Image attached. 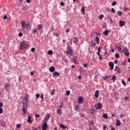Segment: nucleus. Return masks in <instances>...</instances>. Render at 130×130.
I'll list each match as a JSON object with an SVG mask.
<instances>
[{"instance_id":"412c9836","label":"nucleus","mask_w":130,"mask_h":130,"mask_svg":"<svg viewBox=\"0 0 130 130\" xmlns=\"http://www.w3.org/2000/svg\"><path fill=\"white\" fill-rule=\"evenodd\" d=\"M75 110L76 111H79V110H80V106H79V105H75Z\"/></svg>"},{"instance_id":"6ab92c4d","label":"nucleus","mask_w":130,"mask_h":130,"mask_svg":"<svg viewBox=\"0 0 130 130\" xmlns=\"http://www.w3.org/2000/svg\"><path fill=\"white\" fill-rule=\"evenodd\" d=\"M109 32H108V29H106L105 31L104 32V34L105 36H107L108 35V34Z\"/></svg>"},{"instance_id":"1a4fd4ad","label":"nucleus","mask_w":130,"mask_h":130,"mask_svg":"<svg viewBox=\"0 0 130 130\" xmlns=\"http://www.w3.org/2000/svg\"><path fill=\"white\" fill-rule=\"evenodd\" d=\"M95 107L96 109H98V110L101 109V108H102V104L100 103L96 104L95 105Z\"/></svg>"},{"instance_id":"a878e982","label":"nucleus","mask_w":130,"mask_h":130,"mask_svg":"<svg viewBox=\"0 0 130 130\" xmlns=\"http://www.w3.org/2000/svg\"><path fill=\"white\" fill-rule=\"evenodd\" d=\"M103 117L104 118H106V119L108 118V116H107V114H104L103 115Z\"/></svg>"},{"instance_id":"ea45409f","label":"nucleus","mask_w":130,"mask_h":130,"mask_svg":"<svg viewBox=\"0 0 130 130\" xmlns=\"http://www.w3.org/2000/svg\"><path fill=\"white\" fill-rule=\"evenodd\" d=\"M112 6H116V2H113L112 3Z\"/></svg>"},{"instance_id":"c9c22d12","label":"nucleus","mask_w":130,"mask_h":130,"mask_svg":"<svg viewBox=\"0 0 130 130\" xmlns=\"http://www.w3.org/2000/svg\"><path fill=\"white\" fill-rule=\"evenodd\" d=\"M115 57L116 58H119V54L118 53L115 54Z\"/></svg>"},{"instance_id":"338daca9","label":"nucleus","mask_w":130,"mask_h":130,"mask_svg":"<svg viewBox=\"0 0 130 130\" xmlns=\"http://www.w3.org/2000/svg\"><path fill=\"white\" fill-rule=\"evenodd\" d=\"M26 2L27 4H30V0H26Z\"/></svg>"},{"instance_id":"a19ab883","label":"nucleus","mask_w":130,"mask_h":130,"mask_svg":"<svg viewBox=\"0 0 130 130\" xmlns=\"http://www.w3.org/2000/svg\"><path fill=\"white\" fill-rule=\"evenodd\" d=\"M110 127L111 128V130H115V128H114V127L112 126V125H110Z\"/></svg>"},{"instance_id":"6e6552de","label":"nucleus","mask_w":130,"mask_h":130,"mask_svg":"<svg viewBox=\"0 0 130 130\" xmlns=\"http://www.w3.org/2000/svg\"><path fill=\"white\" fill-rule=\"evenodd\" d=\"M67 53H68V54H69V55H73V53L74 52V51H73L72 49H71V48H69L67 49V50L66 51Z\"/></svg>"},{"instance_id":"0e129e2a","label":"nucleus","mask_w":130,"mask_h":130,"mask_svg":"<svg viewBox=\"0 0 130 130\" xmlns=\"http://www.w3.org/2000/svg\"><path fill=\"white\" fill-rule=\"evenodd\" d=\"M2 123V126H5V123H4V122H3V123Z\"/></svg>"},{"instance_id":"a18cd8bd","label":"nucleus","mask_w":130,"mask_h":130,"mask_svg":"<svg viewBox=\"0 0 130 130\" xmlns=\"http://www.w3.org/2000/svg\"><path fill=\"white\" fill-rule=\"evenodd\" d=\"M95 45H96V43L92 42L91 47H95Z\"/></svg>"},{"instance_id":"a211bd4d","label":"nucleus","mask_w":130,"mask_h":130,"mask_svg":"<svg viewBox=\"0 0 130 130\" xmlns=\"http://www.w3.org/2000/svg\"><path fill=\"white\" fill-rule=\"evenodd\" d=\"M95 98H98L99 97V90H97L95 92Z\"/></svg>"},{"instance_id":"7c9ffc66","label":"nucleus","mask_w":130,"mask_h":130,"mask_svg":"<svg viewBox=\"0 0 130 130\" xmlns=\"http://www.w3.org/2000/svg\"><path fill=\"white\" fill-rule=\"evenodd\" d=\"M60 105L59 106V108H62L63 107V103H60Z\"/></svg>"},{"instance_id":"39448f33","label":"nucleus","mask_w":130,"mask_h":130,"mask_svg":"<svg viewBox=\"0 0 130 130\" xmlns=\"http://www.w3.org/2000/svg\"><path fill=\"white\" fill-rule=\"evenodd\" d=\"M90 112L91 114H92L93 115V116H94V117H95V116H96V113L97 112V111H96V110H95L94 109H92L90 110Z\"/></svg>"},{"instance_id":"5fc2aeb1","label":"nucleus","mask_w":130,"mask_h":130,"mask_svg":"<svg viewBox=\"0 0 130 130\" xmlns=\"http://www.w3.org/2000/svg\"><path fill=\"white\" fill-rule=\"evenodd\" d=\"M31 52H34V51H35V48H32L31 49Z\"/></svg>"},{"instance_id":"79ce46f5","label":"nucleus","mask_w":130,"mask_h":130,"mask_svg":"<svg viewBox=\"0 0 130 130\" xmlns=\"http://www.w3.org/2000/svg\"><path fill=\"white\" fill-rule=\"evenodd\" d=\"M40 96V94H39V93H37L36 95V98H37V99H38V98H39Z\"/></svg>"},{"instance_id":"2f4dec72","label":"nucleus","mask_w":130,"mask_h":130,"mask_svg":"<svg viewBox=\"0 0 130 130\" xmlns=\"http://www.w3.org/2000/svg\"><path fill=\"white\" fill-rule=\"evenodd\" d=\"M70 94H71V91H70V90H68L66 92V95L67 96H69Z\"/></svg>"},{"instance_id":"c03bdc74","label":"nucleus","mask_w":130,"mask_h":130,"mask_svg":"<svg viewBox=\"0 0 130 130\" xmlns=\"http://www.w3.org/2000/svg\"><path fill=\"white\" fill-rule=\"evenodd\" d=\"M88 64H87L86 63L83 64L84 68H87V67H88Z\"/></svg>"},{"instance_id":"603ef678","label":"nucleus","mask_w":130,"mask_h":130,"mask_svg":"<svg viewBox=\"0 0 130 130\" xmlns=\"http://www.w3.org/2000/svg\"><path fill=\"white\" fill-rule=\"evenodd\" d=\"M111 11L114 14L115 13V10H114V8H112Z\"/></svg>"},{"instance_id":"f8f14e48","label":"nucleus","mask_w":130,"mask_h":130,"mask_svg":"<svg viewBox=\"0 0 130 130\" xmlns=\"http://www.w3.org/2000/svg\"><path fill=\"white\" fill-rule=\"evenodd\" d=\"M109 67H111V70H112L114 69V63H113V62L111 61L109 63Z\"/></svg>"},{"instance_id":"aec40b11","label":"nucleus","mask_w":130,"mask_h":130,"mask_svg":"<svg viewBox=\"0 0 130 130\" xmlns=\"http://www.w3.org/2000/svg\"><path fill=\"white\" fill-rule=\"evenodd\" d=\"M31 116H29L28 117L27 122H28V123H31V122H32V120L31 119Z\"/></svg>"},{"instance_id":"e2e57ef3","label":"nucleus","mask_w":130,"mask_h":130,"mask_svg":"<svg viewBox=\"0 0 130 130\" xmlns=\"http://www.w3.org/2000/svg\"><path fill=\"white\" fill-rule=\"evenodd\" d=\"M32 130H38V129H37V128H36V127H32Z\"/></svg>"},{"instance_id":"9b49d317","label":"nucleus","mask_w":130,"mask_h":130,"mask_svg":"<svg viewBox=\"0 0 130 130\" xmlns=\"http://www.w3.org/2000/svg\"><path fill=\"white\" fill-rule=\"evenodd\" d=\"M78 103H79V104H82L84 99H83V97L80 96L78 98Z\"/></svg>"},{"instance_id":"473e14b6","label":"nucleus","mask_w":130,"mask_h":130,"mask_svg":"<svg viewBox=\"0 0 130 130\" xmlns=\"http://www.w3.org/2000/svg\"><path fill=\"white\" fill-rule=\"evenodd\" d=\"M117 15L118 16H121V15H122V12L121 11H118L117 13Z\"/></svg>"},{"instance_id":"7ed1b4c3","label":"nucleus","mask_w":130,"mask_h":130,"mask_svg":"<svg viewBox=\"0 0 130 130\" xmlns=\"http://www.w3.org/2000/svg\"><path fill=\"white\" fill-rule=\"evenodd\" d=\"M29 27V23L26 24V22L21 21V28L22 30H25V28Z\"/></svg>"},{"instance_id":"20e7f679","label":"nucleus","mask_w":130,"mask_h":130,"mask_svg":"<svg viewBox=\"0 0 130 130\" xmlns=\"http://www.w3.org/2000/svg\"><path fill=\"white\" fill-rule=\"evenodd\" d=\"M48 127V125H47V122H44L43 123V125L42 126V128L43 130H47Z\"/></svg>"},{"instance_id":"774afa93","label":"nucleus","mask_w":130,"mask_h":130,"mask_svg":"<svg viewBox=\"0 0 130 130\" xmlns=\"http://www.w3.org/2000/svg\"><path fill=\"white\" fill-rule=\"evenodd\" d=\"M127 99H128V97L126 96L124 98V100H127Z\"/></svg>"},{"instance_id":"69168bd1","label":"nucleus","mask_w":130,"mask_h":130,"mask_svg":"<svg viewBox=\"0 0 130 130\" xmlns=\"http://www.w3.org/2000/svg\"><path fill=\"white\" fill-rule=\"evenodd\" d=\"M118 62V61L117 60H115V61H114V63H117Z\"/></svg>"},{"instance_id":"0eeeda50","label":"nucleus","mask_w":130,"mask_h":130,"mask_svg":"<svg viewBox=\"0 0 130 130\" xmlns=\"http://www.w3.org/2000/svg\"><path fill=\"white\" fill-rule=\"evenodd\" d=\"M123 52L125 55H126V56H128V55H129V53H128V50H127V48H124Z\"/></svg>"},{"instance_id":"ddd939ff","label":"nucleus","mask_w":130,"mask_h":130,"mask_svg":"<svg viewBox=\"0 0 130 130\" xmlns=\"http://www.w3.org/2000/svg\"><path fill=\"white\" fill-rule=\"evenodd\" d=\"M49 71L51 73H53L55 71V68L54 67L52 66L49 68Z\"/></svg>"},{"instance_id":"49530a36","label":"nucleus","mask_w":130,"mask_h":130,"mask_svg":"<svg viewBox=\"0 0 130 130\" xmlns=\"http://www.w3.org/2000/svg\"><path fill=\"white\" fill-rule=\"evenodd\" d=\"M18 36H19V37H22V36H23V33L20 32V33L18 34Z\"/></svg>"},{"instance_id":"2eb2a0df","label":"nucleus","mask_w":130,"mask_h":130,"mask_svg":"<svg viewBox=\"0 0 130 130\" xmlns=\"http://www.w3.org/2000/svg\"><path fill=\"white\" fill-rule=\"evenodd\" d=\"M78 40H79V39L78 38V37H75L74 38H73V42L74 43H75V44H76V43L78 42Z\"/></svg>"},{"instance_id":"c756f323","label":"nucleus","mask_w":130,"mask_h":130,"mask_svg":"<svg viewBox=\"0 0 130 130\" xmlns=\"http://www.w3.org/2000/svg\"><path fill=\"white\" fill-rule=\"evenodd\" d=\"M118 51H119V52H122V50H121V48L120 47H117Z\"/></svg>"},{"instance_id":"4468645a","label":"nucleus","mask_w":130,"mask_h":130,"mask_svg":"<svg viewBox=\"0 0 130 130\" xmlns=\"http://www.w3.org/2000/svg\"><path fill=\"white\" fill-rule=\"evenodd\" d=\"M56 112L59 115H61V114H62V112H61V109H57Z\"/></svg>"},{"instance_id":"37998d69","label":"nucleus","mask_w":130,"mask_h":130,"mask_svg":"<svg viewBox=\"0 0 130 130\" xmlns=\"http://www.w3.org/2000/svg\"><path fill=\"white\" fill-rule=\"evenodd\" d=\"M117 73H118V74H120V73H121V72L120 71V69L118 68V69H117Z\"/></svg>"},{"instance_id":"de8ad7c7","label":"nucleus","mask_w":130,"mask_h":130,"mask_svg":"<svg viewBox=\"0 0 130 130\" xmlns=\"http://www.w3.org/2000/svg\"><path fill=\"white\" fill-rule=\"evenodd\" d=\"M4 106V103L3 102L0 103V108H2Z\"/></svg>"},{"instance_id":"680f3d73","label":"nucleus","mask_w":130,"mask_h":130,"mask_svg":"<svg viewBox=\"0 0 130 130\" xmlns=\"http://www.w3.org/2000/svg\"><path fill=\"white\" fill-rule=\"evenodd\" d=\"M69 32H70V29L68 28V29L66 30V32H67V33H69Z\"/></svg>"},{"instance_id":"e433bc0d","label":"nucleus","mask_w":130,"mask_h":130,"mask_svg":"<svg viewBox=\"0 0 130 130\" xmlns=\"http://www.w3.org/2000/svg\"><path fill=\"white\" fill-rule=\"evenodd\" d=\"M99 55V58H100V60H102L103 59V58L102 57V55H101L100 54Z\"/></svg>"},{"instance_id":"5701e85b","label":"nucleus","mask_w":130,"mask_h":130,"mask_svg":"<svg viewBox=\"0 0 130 130\" xmlns=\"http://www.w3.org/2000/svg\"><path fill=\"white\" fill-rule=\"evenodd\" d=\"M60 127H61V128H68V127L65 126V125H63V124H60Z\"/></svg>"},{"instance_id":"bb28decb","label":"nucleus","mask_w":130,"mask_h":130,"mask_svg":"<svg viewBox=\"0 0 130 130\" xmlns=\"http://www.w3.org/2000/svg\"><path fill=\"white\" fill-rule=\"evenodd\" d=\"M38 29L39 30H40L41 29H42V25L41 24L38 25Z\"/></svg>"},{"instance_id":"4d7b16f0","label":"nucleus","mask_w":130,"mask_h":130,"mask_svg":"<svg viewBox=\"0 0 130 130\" xmlns=\"http://www.w3.org/2000/svg\"><path fill=\"white\" fill-rule=\"evenodd\" d=\"M37 31H38V29H36L35 30H33V33H37Z\"/></svg>"},{"instance_id":"bf43d9fd","label":"nucleus","mask_w":130,"mask_h":130,"mask_svg":"<svg viewBox=\"0 0 130 130\" xmlns=\"http://www.w3.org/2000/svg\"><path fill=\"white\" fill-rule=\"evenodd\" d=\"M103 129H104V130L106 129V126L105 125H103Z\"/></svg>"},{"instance_id":"864d4df0","label":"nucleus","mask_w":130,"mask_h":130,"mask_svg":"<svg viewBox=\"0 0 130 130\" xmlns=\"http://www.w3.org/2000/svg\"><path fill=\"white\" fill-rule=\"evenodd\" d=\"M3 108H0V114H2V113H3Z\"/></svg>"},{"instance_id":"09e8293b","label":"nucleus","mask_w":130,"mask_h":130,"mask_svg":"<svg viewBox=\"0 0 130 130\" xmlns=\"http://www.w3.org/2000/svg\"><path fill=\"white\" fill-rule=\"evenodd\" d=\"M4 20H7L8 19V16L5 15L3 17Z\"/></svg>"},{"instance_id":"13d9d810","label":"nucleus","mask_w":130,"mask_h":130,"mask_svg":"<svg viewBox=\"0 0 130 130\" xmlns=\"http://www.w3.org/2000/svg\"><path fill=\"white\" fill-rule=\"evenodd\" d=\"M121 118H122V117H123L124 116V115H123V114H121L120 115Z\"/></svg>"},{"instance_id":"58836bf2","label":"nucleus","mask_w":130,"mask_h":130,"mask_svg":"<svg viewBox=\"0 0 130 130\" xmlns=\"http://www.w3.org/2000/svg\"><path fill=\"white\" fill-rule=\"evenodd\" d=\"M104 80H108V76H106L103 77Z\"/></svg>"},{"instance_id":"cd10ccee","label":"nucleus","mask_w":130,"mask_h":130,"mask_svg":"<svg viewBox=\"0 0 130 130\" xmlns=\"http://www.w3.org/2000/svg\"><path fill=\"white\" fill-rule=\"evenodd\" d=\"M48 54H50V55H51L52 54H53V52L51 50H49L48 52Z\"/></svg>"},{"instance_id":"6e6d98bb","label":"nucleus","mask_w":130,"mask_h":130,"mask_svg":"<svg viewBox=\"0 0 130 130\" xmlns=\"http://www.w3.org/2000/svg\"><path fill=\"white\" fill-rule=\"evenodd\" d=\"M90 124H91V125H93L94 124V122L93 121H91L90 122H89Z\"/></svg>"},{"instance_id":"4be33fe9","label":"nucleus","mask_w":130,"mask_h":130,"mask_svg":"<svg viewBox=\"0 0 130 130\" xmlns=\"http://www.w3.org/2000/svg\"><path fill=\"white\" fill-rule=\"evenodd\" d=\"M101 52V47H100L98 49V53H97L98 55H100Z\"/></svg>"},{"instance_id":"f3484780","label":"nucleus","mask_w":130,"mask_h":130,"mask_svg":"<svg viewBox=\"0 0 130 130\" xmlns=\"http://www.w3.org/2000/svg\"><path fill=\"white\" fill-rule=\"evenodd\" d=\"M121 125V122H120V121H119V119L116 120V126H120V125Z\"/></svg>"},{"instance_id":"b1692460","label":"nucleus","mask_w":130,"mask_h":130,"mask_svg":"<svg viewBox=\"0 0 130 130\" xmlns=\"http://www.w3.org/2000/svg\"><path fill=\"white\" fill-rule=\"evenodd\" d=\"M115 79H116V76L113 75V77L112 78V80H113V83H115Z\"/></svg>"},{"instance_id":"423d86ee","label":"nucleus","mask_w":130,"mask_h":130,"mask_svg":"<svg viewBox=\"0 0 130 130\" xmlns=\"http://www.w3.org/2000/svg\"><path fill=\"white\" fill-rule=\"evenodd\" d=\"M50 114H47L46 117H45V119H44V121H45V122H48V120L49 119V118H50Z\"/></svg>"},{"instance_id":"4c0bfd02","label":"nucleus","mask_w":130,"mask_h":130,"mask_svg":"<svg viewBox=\"0 0 130 130\" xmlns=\"http://www.w3.org/2000/svg\"><path fill=\"white\" fill-rule=\"evenodd\" d=\"M122 84H123L124 86H126V83L124 81H123V79L122 80Z\"/></svg>"},{"instance_id":"c85d7f7f","label":"nucleus","mask_w":130,"mask_h":130,"mask_svg":"<svg viewBox=\"0 0 130 130\" xmlns=\"http://www.w3.org/2000/svg\"><path fill=\"white\" fill-rule=\"evenodd\" d=\"M95 39L97 43H99L100 42V40L99 39V38H98V37H96Z\"/></svg>"},{"instance_id":"f704fd0d","label":"nucleus","mask_w":130,"mask_h":130,"mask_svg":"<svg viewBox=\"0 0 130 130\" xmlns=\"http://www.w3.org/2000/svg\"><path fill=\"white\" fill-rule=\"evenodd\" d=\"M103 17H104V16L103 15H101L99 16V19H100V20H102V19H103Z\"/></svg>"},{"instance_id":"dca6fc26","label":"nucleus","mask_w":130,"mask_h":130,"mask_svg":"<svg viewBox=\"0 0 130 130\" xmlns=\"http://www.w3.org/2000/svg\"><path fill=\"white\" fill-rule=\"evenodd\" d=\"M120 27H123L124 26V21H120L119 22Z\"/></svg>"},{"instance_id":"3c124183","label":"nucleus","mask_w":130,"mask_h":130,"mask_svg":"<svg viewBox=\"0 0 130 130\" xmlns=\"http://www.w3.org/2000/svg\"><path fill=\"white\" fill-rule=\"evenodd\" d=\"M61 7H63L64 6V3L63 2H61L60 4Z\"/></svg>"},{"instance_id":"72a5a7b5","label":"nucleus","mask_w":130,"mask_h":130,"mask_svg":"<svg viewBox=\"0 0 130 130\" xmlns=\"http://www.w3.org/2000/svg\"><path fill=\"white\" fill-rule=\"evenodd\" d=\"M81 12H82L83 14H85V8H84V7H82Z\"/></svg>"},{"instance_id":"9d476101","label":"nucleus","mask_w":130,"mask_h":130,"mask_svg":"<svg viewBox=\"0 0 130 130\" xmlns=\"http://www.w3.org/2000/svg\"><path fill=\"white\" fill-rule=\"evenodd\" d=\"M10 87H11V84L8 83H6L5 84V89L6 90V91H9V88H10Z\"/></svg>"},{"instance_id":"393cba45","label":"nucleus","mask_w":130,"mask_h":130,"mask_svg":"<svg viewBox=\"0 0 130 130\" xmlns=\"http://www.w3.org/2000/svg\"><path fill=\"white\" fill-rule=\"evenodd\" d=\"M53 76H59V73L57 72H55L53 74Z\"/></svg>"},{"instance_id":"f257e3e1","label":"nucleus","mask_w":130,"mask_h":130,"mask_svg":"<svg viewBox=\"0 0 130 130\" xmlns=\"http://www.w3.org/2000/svg\"><path fill=\"white\" fill-rule=\"evenodd\" d=\"M24 98V102L22 103V111L23 112L24 114H26V113H27V109H28V94H25Z\"/></svg>"},{"instance_id":"8fccbe9b","label":"nucleus","mask_w":130,"mask_h":130,"mask_svg":"<svg viewBox=\"0 0 130 130\" xmlns=\"http://www.w3.org/2000/svg\"><path fill=\"white\" fill-rule=\"evenodd\" d=\"M16 127L17 128H19V127H21V124H17Z\"/></svg>"},{"instance_id":"f03ea898","label":"nucleus","mask_w":130,"mask_h":130,"mask_svg":"<svg viewBox=\"0 0 130 130\" xmlns=\"http://www.w3.org/2000/svg\"><path fill=\"white\" fill-rule=\"evenodd\" d=\"M29 43H30L29 42H27V41H23L20 43V50H23V49L27 48V47L29 46Z\"/></svg>"},{"instance_id":"052dcab7","label":"nucleus","mask_w":130,"mask_h":130,"mask_svg":"<svg viewBox=\"0 0 130 130\" xmlns=\"http://www.w3.org/2000/svg\"><path fill=\"white\" fill-rule=\"evenodd\" d=\"M40 116V115H39V114H36V117L38 118Z\"/></svg>"}]
</instances>
